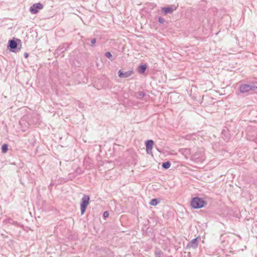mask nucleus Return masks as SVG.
I'll return each mask as SVG.
<instances>
[{
	"instance_id": "f257e3e1",
	"label": "nucleus",
	"mask_w": 257,
	"mask_h": 257,
	"mask_svg": "<svg viewBox=\"0 0 257 257\" xmlns=\"http://www.w3.org/2000/svg\"><path fill=\"white\" fill-rule=\"evenodd\" d=\"M207 204L202 198L198 197H194L191 201V206L195 209H199L205 206Z\"/></svg>"
},
{
	"instance_id": "f03ea898",
	"label": "nucleus",
	"mask_w": 257,
	"mask_h": 257,
	"mask_svg": "<svg viewBox=\"0 0 257 257\" xmlns=\"http://www.w3.org/2000/svg\"><path fill=\"white\" fill-rule=\"evenodd\" d=\"M89 196L86 195H84L83 197L81 199V202L80 204V209L81 214H83L86 210V208L89 204Z\"/></svg>"
},
{
	"instance_id": "7ed1b4c3",
	"label": "nucleus",
	"mask_w": 257,
	"mask_h": 257,
	"mask_svg": "<svg viewBox=\"0 0 257 257\" xmlns=\"http://www.w3.org/2000/svg\"><path fill=\"white\" fill-rule=\"evenodd\" d=\"M17 41L20 42L21 41L19 39H17V41H15L14 39L9 41L8 47L10 48L12 52H14L20 50V48H18V44Z\"/></svg>"
},
{
	"instance_id": "20e7f679",
	"label": "nucleus",
	"mask_w": 257,
	"mask_h": 257,
	"mask_svg": "<svg viewBox=\"0 0 257 257\" xmlns=\"http://www.w3.org/2000/svg\"><path fill=\"white\" fill-rule=\"evenodd\" d=\"M254 90V87L253 85L241 84L239 87V91L242 93L247 92L249 90Z\"/></svg>"
},
{
	"instance_id": "39448f33",
	"label": "nucleus",
	"mask_w": 257,
	"mask_h": 257,
	"mask_svg": "<svg viewBox=\"0 0 257 257\" xmlns=\"http://www.w3.org/2000/svg\"><path fill=\"white\" fill-rule=\"evenodd\" d=\"M43 8V6L41 3H37L34 4L31 7L30 11L32 14H36L38 12V10H41Z\"/></svg>"
},
{
	"instance_id": "423d86ee",
	"label": "nucleus",
	"mask_w": 257,
	"mask_h": 257,
	"mask_svg": "<svg viewBox=\"0 0 257 257\" xmlns=\"http://www.w3.org/2000/svg\"><path fill=\"white\" fill-rule=\"evenodd\" d=\"M133 74H134L133 70H130L123 72L120 70L118 72V75L120 78H127L131 76Z\"/></svg>"
},
{
	"instance_id": "0eeeda50",
	"label": "nucleus",
	"mask_w": 257,
	"mask_h": 257,
	"mask_svg": "<svg viewBox=\"0 0 257 257\" xmlns=\"http://www.w3.org/2000/svg\"><path fill=\"white\" fill-rule=\"evenodd\" d=\"M154 144V142L153 140H148L146 142V151L147 153H149V150H152L153 146Z\"/></svg>"
},
{
	"instance_id": "6e6552de",
	"label": "nucleus",
	"mask_w": 257,
	"mask_h": 257,
	"mask_svg": "<svg viewBox=\"0 0 257 257\" xmlns=\"http://www.w3.org/2000/svg\"><path fill=\"white\" fill-rule=\"evenodd\" d=\"M188 245L193 248H195L198 246V240L197 238L192 239L188 244Z\"/></svg>"
},
{
	"instance_id": "1a4fd4ad",
	"label": "nucleus",
	"mask_w": 257,
	"mask_h": 257,
	"mask_svg": "<svg viewBox=\"0 0 257 257\" xmlns=\"http://www.w3.org/2000/svg\"><path fill=\"white\" fill-rule=\"evenodd\" d=\"M147 65L146 64H143L140 65L138 68V72L140 74H144L147 69Z\"/></svg>"
},
{
	"instance_id": "9d476101",
	"label": "nucleus",
	"mask_w": 257,
	"mask_h": 257,
	"mask_svg": "<svg viewBox=\"0 0 257 257\" xmlns=\"http://www.w3.org/2000/svg\"><path fill=\"white\" fill-rule=\"evenodd\" d=\"M162 11L165 14H171L173 12V9L172 7L163 8Z\"/></svg>"
},
{
	"instance_id": "9b49d317",
	"label": "nucleus",
	"mask_w": 257,
	"mask_h": 257,
	"mask_svg": "<svg viewBox=\"0 0 257 257\" xmlns=\"http://www.w3.org/2000/svg\"><path fill=\"white\" fill-rule=\"evenodd\" d=\"M162 166L163 168L165 169H168L171 166V163L169 161H167L163 163Z\"/></svg>"
},
{
	"instance_id": "f8f14e48",
	"label": "nucleus",
	"mask_w": 257,
	"mask_h": 257,
	"mask_svg": "<svg viewBox=\"0 0 257 257\" xmlns=\"http://www.w3.org/2000/svg\"><path fill=\"white\" fill-rule=\"evenodd\" d=\"M68 46L69 45H68V44L67 43H64L62 45V47L63 48H61V46H59V47L58 49V50H59V51H62H62L63 52L65 50H66V49L68 47Z\"/></svg>"
},
{
	"instance_id": "ddd939ff",
	"label": "nucleus",
	"mask_w": 257,
	"mask_h": 257,
	"mask_svg": "<svg viewBox=\"0 0 257 257\" xmlns=\"http://www.w3.org/2000/svg\"><path fill=\"white\" fill-rule=\"evenodd\" d=\"M104 55L106 57L108 58L110 61L113 60V58L112 55H111V53L110 52H106L105 53Z\"/></svg>"
},
{
	"instance_id": "4468645a",
	"label": "nucleus",
	"mask_w": 257,
	"mask_h": 257,
	"mask_svg": "<svg viewBox=\"0 0 257 257\" xmlns=\"http://www.w3.org/2000/svg\"><path fill=\"white\" fill-rule=\"evenodd\" d=\"M146 95V93L143 91H139L137 93V97L138 99H142Z\"/></svg>"
},
{
	"instance_id": "2eb2a0df",
	"label": "nucleus",
	"mask_w": 257,
	"mask_h": 257,
	"mask_svg": "<svg viewBox=\"0 0 257 257\" xmlns=\"http://www.w3.org/2000/svg\"><path fill=\"white\" fill-rule=\"evenodd\" d=\"M8 150V145L5 144L3 145L2 147V151L3 153H6Z\"/></svg>"
},
{
	"instance_id": "dca6fc26",
	"label": "nucleus",
	"mask_w": 257,
	"mask_h": 257,
	"mask_svg": "<svg viewBox=\"0 0 257 257\" xmlns=\"http://www.w3.org/2000/svg\"><path fill=\"white\" fill-rule=\"evenodd\" d=\"M159 202V201H158L157 199L155 198L151 200L150 204L152 206H156L158 204Z\"/></svg>"
},
{
	"instance_id": "f3484780",
	"label": "nucleus",
	"mask_w": 257,
	"mask_h": 257,
	"mask_svg": "<svg viewBox=\"0 0 257 257\" xmlns=\"http://www.w3.org/2000/svg\"><path fill=\"white\" fill-rule=\"evenodd\" d=\"M162 254V252L160 250L157 249L155 251V254L158 257H161Z\"/></svg>"
},
{
	"instance_id": "a211bd4d",
	"label": "nucleus",
	"mask_w": 257,
	"mask_h": 257,
	"mask_svg": "<svg viewBox=\"0 0 257 257\" xmlns=\"http://www.w3.org/2000/svg\"><path fill=\"white\" fill-rule=\"evenodd\" d=\"M158 21L160 23L163 24L165 22V20L163 18L160 17L158 19Z\"/></svg>"
},
{
	"instance_id": "6ab92c4d",
	"label": "nucleus",
	"mask_w": 257,
	"mask_h": 257,
	"mask_svg": "<svg viewBox=\"0 0 257 257\" xmlns=\"http://www.w3.org/2000/svg\"><path fill=\"white\" fill-rule=\"evenodd\" d=\"M109 215V213L107 211H104L103 212V216L104 217V218H106Z\"/></svg>"
},
{
	"instance_id": "aec40b11",
	"label": "nucleus",
	"mask_w": 257,
	"mask_h": 257,
	"mask_svg": "<svg viewBox=\"0 0 257 257\" xmlns=\"http://www.w3.org/2000/svg\"><path fill=\"white\" fill-rule=\"evenodd\" d=\"M96 43V38H93L91 40V45H93L94 44H95Z\"/></svg>"
},
{
	"instance_id": "412c9836",
	"label": "nucleus",
	"mask_w": 257,
	"mask_h": 257,
	"mask_svg": "<svg viewBox=\"0 0 257 257\" xmlns=\"http://www.w3.org/2000/svg\"><path fill=\"white\" fill-rule=\"evenodd\" d=\"M24 56H25V58H28V56H29V54H28V53H24Z\"/></svg>"
},
{
	"instance_id": "4be33fe9",
	"label": "nucleus",
	"mask_w": 257,
	"mask_h": 257,
	"mask_svg": "<svg viewBox=\"0 0 257 257\" xmlns=\"http://www.w3.org/2000/svg\"><path fill=\"white\" fill-rule=\"evenodd\" d=\"M253 86L254 87V90L257 89V85H253Z\"/></svg>"
},
{
	"instance_id": "5701e85b",
	"label": "nucleus",
	"mask_w": 257,
	"mask_h": 257,
	"mask_svg": "<svg viewBox=\"0 0 257 257\" xmlns=\"http://www.w3.org/2000/svg\"><path fill=\"white\" fill-rule=\"evenodd\" d=\"M152 153V150H149V154H151Z\"/></svg>"
}]
</instances>
